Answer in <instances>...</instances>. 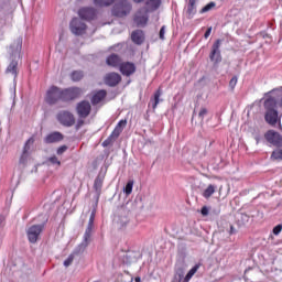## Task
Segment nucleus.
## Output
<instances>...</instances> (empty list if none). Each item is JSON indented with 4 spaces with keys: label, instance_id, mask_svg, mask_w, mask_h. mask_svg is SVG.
I'll use <instances>...</instances> for the list:
<instances>
[{
    "label": "nucleus",
    "instance_id": "obj_1",
    "mask_svg": "<svg viewBox=\"0 0 282 282\" xmlns=\"http://www.w3.org/2000/svg\"><path fill=\"white\" fill-rule=\"evenodd\" d=\"M95 219H96V212H91L87 228L83 237V241L76 247L74 254H82V252H85V250H87V247L89 246V243H91V235H94Z\"/></svg>",
    "mask_w": 282,
    "mask_h": 282
},
{
    "label": "nucleus",
    "instance_id": "obj_2",
    "mask_svg": "<svg viewBox=\"0 0 282 282\" xmlns=\"http://www.w3.org/2000/svg\"><path fill=\"white\" fill-rule=\"evenodd\" d=\"M264 120L270 124L271 127H274L276 122H279V110H276V99L274 98H268L264 101Z\"/></svg>",
    "mask_w": 282,
    "mask_h": 282
},
{
    "label": "nucleus",
    "instance_id": "obj_3",
    "mask_svg": "<svg viewBox=\"0 0 282 282\" xmlns=\"http://www.w3.org/2000/svg\"><path fill=\"white\" fill-rule=\"evenodd\" d=\"M124 127H127V120H120L111 134L102 142V147H111V144L120 138Z\"/></svg>",
    "mask_w": 282,
    "mask_h": 282
},
{
    "label": "nucleus",
    "instance_id": "obj_4",
    "mask_svg": "<svg viewBox=\"0 0 282 282\" xmlns=\"http://www.w3.org/2000/svg\"><path fill=\"white\" fill-rule=\"evenodd\" d=\"M131 10H132L131 2H129L128 0H123L113 6L112 14L113 17L122 18V17H127V14H130Z\"/></svg>",
    "mask_w": 282,
    "mask_h": 282
},
{
    "label": "nucleus",
    "instance_id": "obj_5",
    "mask_svg": "<svg viewBox=\"0 0 282 282\" xmlns=\"http://www.w3.org/2000/svg\"><path fill=\"white\" fill-rule=\"evenodd\" d=\"M69 30L75 36H83L87 32V24L78 18H74L69 23Z\"/></svg>",
    "mask_w": 282,
    "mask_h": 282
},
{
    "label": "nucleus",
    "instance_id": "obj_6",
    "mask_svg": "<svg viewBox=\"0 0 282 282\" xmlns=\"http://www.w3.org/2000/svg\"><path fill=\"white\" fill-rule=\"evenodd\" d=\"M82 94L83 90L78 87L62 89V101L69 102L72 100H76V98H80Z\"/></svg>",
    "mask_w": 282,
    "mask_h": 282
},
{
    "label": "nucleus",
    "instance_id": "obj_7",
    "mask_svg": "<svg viewBox=\"0 0 282 282\" xmlns=\"http://www.w3.org/2000/svg\"><path fill=\"white\" fill-rule=\"evenodd\" d=\"M45 228V224L41 225H32L26 230V237L30 241V243H36L39 241V237H41V232H43Z\"/></svg>",
    "mask_w": 282,
    "mask_h": 282
},
{
    "label": "nucleus",
    "instance_id": "obj_8",
    "mask_svg": "<svg viewBox=\"0 0 282 282\" xmlns=\"http://www.w3.org/2000/svg\"><path fill=\"white\" fill-rule=\"evenodd\" d=\"M45 100H46L47 105H56L58 100H63L62 89L56 86H52L46 91Z\"/></svg>",
    "mask_w": 282,
    "mask_h": 282
},
{
    "label": "nucleus",
    "instance_id": "obj_9",
    "mask_svg": "<svg viewBox=\"0 0 282 282\" xmlns=\"http://www.w3.org/2000/svg\"><path fill=\"white\" fill-rule=\"evenodd\" d=\"M57 120L59 123L63 124V127H74L76 123V119L74 118V113L62 110L57 113Z\"/></svg>",
    "mask_w": 282,
    "mask_h": 282
},
{
    "label": "nucleus",
    "instance_id": "obj_10",
    "mask_svg": "<svg viewBox=\"0 0 282 282\" xmlns=\"http://www.w3.org/2000/svg\"><path fill=\"white\" fill-rule=\"evenodd\" d=\"M264 138L269 144H272L273 147H278V149H281L282 147V135L281 133L274 131V130H269L265 132Z\"/></svg>",
    "mask_w": 282,
    "mask_h": 282
},
{
    "label": "nucleus",
    "instance_id": "obj_11",
    "mask_svg": "<svg viewBox=\"0 0 282 282\" xmlns=\"http://www.w3.org/2000/svg\"><path fill=\"white\" fill-rule=\"evenodd\" d=\"M134 23L138 28H144L149 23V9L141 8L134 15Z\"/></svg>",
    "mask_w": 282,
    "mask_h": 282
},
{
    "label": "nucleus",
    "instance_id": "obj_12",
    "mask_svg": "<svg viewBox=\"0 0 282 282\" xmlns=\"http://www.w3.org/2000/svg\"><path fill=\"white\" fill-rule=\"evenodd\" d=\"M76 112L79 118H87L91 113V104L87 100H83L77 104Z\"/></svg>",
    "mask_w": 282,
    "mask_h": 282
},
{
    "label": "nucleus",
    "instance_id": "obj_13",
    "mask_svg": "<svg viewBox=\"0 0 282 282\" xmlns=\"http://www.w3.org/2000/svg\"><path fill=\"white\" fill-rule=\"evenodd\" d=\"M23 47V37H18L9 47V54L12 58H19L21 56V50Z\"/></svg>",
    "mask_w": 282,
    "mask_h": 282
},
{
    "label": "nucleus",
    "instance_id": "obj_14",
    "mask_svg": "<svg viewBox=\"0 0 282 282\" xmlns=\"http://www.w3.org/2000/svg\"><path fill=\"white\" fill-rule=\"evenodd\" d=\"M78 15L80 19H84V21H91L96 19V10L91 7H84L78 10Z\"/></svg>",
    "mask_w": 282,
    "mask_h": 282
},
{
    "label": "nucleus",
    "instance_id": "obj_15",
    "mask_svg": "<svg viewBox=\"0 0 282 282\" xmlns=\"http://www.w3.org/2000/svg\"><path fill=\"white\" fill-rule=\"evenodd\" d=\"M120 80H122V77L118 73H109L105 77V84L108 87H116V85L120 84Z\"/></svg>",
    "mask_w": 282,
    "mask_h": 282
},
{
    "label": "nucleus",
    "instance_id": "obj_16",
    "mask_svg": "<svg viewBox=\"0 0 282 282\" xmlns=\"http://www.w3.org/2000/svg\"><path fill=\"white\" fill-rule=\"evenodd\" d=\"M119 69L123 76H131L132 74H135V64L131 62H124L121 63Z\"/></svg>",
    "mask_w": 282,
    "mask_h": 282
},
{
    "label": "nucleus",
    "instance_id": "obj_17",
    "mask_svg": "<svg viewBox=\"0 0 282 282\" xmlns=\"http://www.w3.org/2000/svg\"><path fill=\"white\" fill-rule=\"evenodd\" d=\"M122 261L126 265H131L138 261V253L135 251H127L122 254Z\"/></svg>",
    "mask_w": 282,
    "mask_h": 282
},
{
    "label": "nucleus",
    "instance_id": "obj_18",
    "mask_svg": "<svg viewBox=\"0 0 282 282\" xmlns=\"http://www.w3.org/2000/svg\"><path fill=\"white\" fill-rule=\"evenodd\" d=\"M62 140L63 133L61 132H52L44 138L45 144H54L56 142H61Z\"/></svg>",
    "mask_w": 282,
    "mask_h": 282
},
{
    "label": "nucleus",
    "instance_id": "obj_19",
    "mask_svg": "<svg viewBox=\"0 0 282 282\" xmlns=\"http://www.w3.org/2000/svg\"><path fill=\"white\" fill-rule=\"evenodd\" d=\"M106 63L110 67H120V65L122 64V58H120L118 54H111L107 57Z\"/></svg>",
    "mask_w": 282,
    "mask_h": 282
},
{
    "label": "nucleus",
    "instance_id": "obj_20",
    "mask_svg": "<svg viewBox=\"0 0 282 282\" xmlns=\"http://www.w3.org/2000/svg\"><path fill=\"white\" fill-rule=\"evenodd\" d=\"M131 40L137 45H142V43H144V32L142 30H137L132 32Z\"/></svg>",
    "mask_w": 282,
    "mask_h": 282
},
{
    "label": "nucleus",
    "instance_id": "obj_21",
    "mask_svg": "<svg viewBox=\"0 0 282 282\" xmlns=\"http://www.w3.org/2000/svg\"><path fill=\"white\" fill-rule=\"evenodd\" d=\"M31 144H34V138H30L25 144H24V148H23V152H22V155L20 158V162H25V160L28 159V153L30 151V145Z\"/></svg>",
    "mask_w": 282,
    "mask_h": 282
},
{
    "label": "nucleus",
    "instance_id": "obj_22",
    "mask_svg": "<svg viewBox=\"0 0 282 282\" xmlns=\"http://www.w3.org/2000/svg\"><path fill=\"white\" fill-rule=\"evenodd\" d=\"M219 45H221V40H217L214 50H213V58L216 63H221V53H219Z\"/></svg>",
    "mask_w": 282,
    "mask_h": 282
},
{
    "label": "nucleus",
    "instance_id": "obj_23",
    "mask_svg": "<svg viewBox=\"0 0 282 282\" xmlns=\"http://www.w3.org/2000/svg\"><path fill=\"white\" fill-rule=\"evenodd\" d=\"M236 221H237L238 226H246V224H248L250 221V216H248V214L237 213Z\"/></svg>",
    "mask_w": 282,
    "mask_h": 282
},
{
    "label": "nucleus",
    "instance_id": "obj_24",
    "mask_svg": "<svg viewBox=\"0 0 282 282\" xmlns=\"http://www.w3.org/2000/svg\"><path fill=\"white\" fill-rule=\"evenodd\" d=\"M145 6L150 12H155L162 6V0H147Z\"/></svg>",
    "mask_w": 282,
    "mask_h": 282
},
{
    "label": "nucleus",
    "instance_id": "obj_25",
    "mask_svg": "<svg viewBox=\"0 0 282 282\" xmlns=\"http://www.w3.org/2000/svg\"><path fill=\"white\" fill-rule=\"evenodd\" d=\"M107 97V91L106 90H99L97 91L93 97H91V102L94 105H98L101 100H105Z\"/></svg>",
    "mask_w": 282,
    "mask_h": 282
},
{
    "label": "nucleus",
    "instance_id": "obj_26",
    "mask_svg": "<svg viewBox=\"0 0 282 282\" xmlns=\"http://www.w3.org/2000/svg\"><path fill=\"white\" fill-rule=\"evenodd\" d=\"M19 66V62L17 61H11L9 66L6 69V74H12L14 76V80L17 79L18 73H17V67Z\"/></svg>",
    "mask_w": 282,
    "mask_h": 282
},
{
    "label": "nucleus",
    "instance_id": "obj_27",
    "mask_svg": "<svg viewBox=\"0 0 282 282\" xmlns=\"http://www.w3.org/2000/svg\"><path fill=\"white\" fill-rule=\"evenodd\" d=\"M195 3H197V0H189L188 7H187L188 19H193V17H195V13L197 12Z\"/></svg>",
    "mask_w": 282,
    "mask_h": 282
},
{
    "label": "nucleus",
    "instance_id": "obj_28",
    "mask_svg": "<svg viewBox=\"0 0 282 282\" xmlns=\"http://www.w3.org/2000/svg\"><path fill=\"white\" fill-rule=\"evenodd\" d=\"M184 274H185L184 269L183 268H177L175 270L173 282H184V279H185Z\"/></svg>",
    "mask_w": 282,
    "mask_h": 282
},
{
    "label": "nucleus",
    "instance_id": "obj_29",
    "mask_svg": "<svg viewBox=\"0 0 282 282\" xmlns=\"http://www.w3.org/2000/svg\"><path fill=\"white\" fill-rule=\"evenodd\" d=\"M116 0H94V6L96 8H108V6H111Z\"/></svg>",
    "mask_w": 282,
    "mask_h": 282
},
{
    "label": "nucleus",
    "instance_id": "obj_30",
    "mask_svg": "<svg viewBox=\"0 0 282 282\" xmlns=\"http://www.w3.org/2000/svg\"><path fill=\"white\" fill-rule=\"evenodd\" d=\"M197 270H199V264L194 265L188 273L185 275L183 282H188L191 281V279H193V276H195V274L197 273Z\"/></svg>",
    "mask_w": 282,
    "mask_h": 282
},
{
    "label": "nucleus",
    "instance_id": "obj_31",
    "mask_svg": "<svg viewBox=\"0 0 282 282\" xmlns=\"http://www.w3.org/2000/svg\"><path fill=\"white\" fill-rule=\"evenodd\" d=\"M160 96H162L161 89H159L154 93V98L151 100L152 109H158V105H160Z\"/></svg>",
    "mask_w": 282,
    "mask_h": 282
},
{
    "label": "nucleus",
    "instance_id": "obj_32",
    "mask_svg": "<svg viewBox=\"0 0 282 282\" xmlns=\"http://www.w3.org/2000/svg\"><path fill=\"white\" fill-rule=\"evenodd\" d=\"M94 188H95V192L97 193V195L99 197L100 193H102V178H100V176H98L95 180Z\"/></svg>",
    "mask_w": 282,
    "mask_h": 282
},
{
    "label": "nucleus",
    "instance_id": "obj_33",
    "mask_svg": "<svg viewBox=\"0 0 282 282\" xmlns=\"http://www.w3.org/2000/svg\"><path fill=\"white\" fill-rule=\"evenodd\" d=\"M85 75L83 74V70H74L72 74H70V78L74 83H78V80H83V77Z\"/></svg>",
    "mask_w": 282,
    "mask_h": 282
},
{
    "label": "nucleus",
    "instance_id": "obj_34",
    "mask_svg": "<svg viewBox=\"0 0 282 282\" xmlns=\"http://www.w3.org/2000/svg\"><path fill=\"white\" fill-rule=\"evenodd\" d=\"M212 196H213V184H209L208 187L204 189L203 197H206V199H208V197H212Z\"/></svg>",
    "mask_w": 282,
    "mask_h": 282
},
{
    "label": "nucleus",
    "instance_id": "obj_35",
    "mask_svg": "<svg viewBox=\"0 0 282 282\" xmlns=\"http://www.w3.org/2000/svg\"><path fill=\"white\" fill-rule=\"evenodd\" d=\"M126 195H131L133 193V181H129L124 187Z\"/></svg>",
    "mask_w": 282,
    "mask_h": 282
},
{
    "label": "nucleus",
    "instance_id": "obj_36",
    "mask_svg": "<svg viewBox=\"0 0 282 282\" xmlns=\"http://www.w3.org/2000/svg\"><path fill=\"white\" fill-rule=\"evenodd\" d=\"M271 158L272 160H282V149L274 150Z\"/></svg>",
    "mask_w": 282,
    "mask_h": 282
},
{
    "label": "nucleus",
    "instance_id": "obj_37",
    "mask_svg": "<svg viewBox=\"0 0 282 282\" xmlns=\"http://www.w3.org/2000/svg\"><path fill=\"white\" fill-rule=\"evenodd\" d=\"M72 263H74V253L68 256V258L64 261V267L69 268V265H72Z\"/></svg>",
    "mask_w": 282,
    "mask_h": 282
},
{
    "label": "nucleus",
    "instance_id": "obj_38",
    "mask_svg": "<svg viewBox=\"0 0 282 282\" xmlns=\"http://www.w3.org/2000/svg\"><path fill=\"white\" fill-rule=\"evenodd\" d=\"M237 82H238V78L237 76H234L230 82H229V87L230 89H235V87H237Z\"/></svg>",
    "mask_w": 282,
    "mask_h": 282
},
{
    "label": "nucleus",
    "instance_id": "obj_39",
    "mask_svg": "<svg viewBox=\"0 0 282 282\" xmlns=\"http://www.w3.org/2000/svg\"><path fill=\"white\" fill-rule=\"evenodd\" d=\"M209 10H213V2H209L207 6H205V7L200 10V14H204V13L208 12Z\"/></svg>",
    "mask_w": 282,
    "mask_h": 282
},
{
    "label": "nucleus",
    "instance_id": "obj_40",
    "mask_svg": "<svg viewBox=\"0 0 282 282\" xmlns=\"http://www.w3.org/2000/svg\"><path fill=\"white\" fill-rule=\"evenodd\" d=\"M48 162H51V164H57V166H61V161H58V158L56 156H51Z\"/></svg>",
    "mask_w": 282,
    "mask_h": 282
},
{
    "label": "nucleus",
    "instance_id": "obj_41",
    "mask_svg": "<svg viewBox=\"0 0 282 282\" xmlns=\"http://www.w3.org/2000/svg\"><path fill=\"white\" fill-rule=\"evenodd\" d=\"M164 34H166V26H162L159 33L161 41H164Z\"/></svg>",
    "mask_w": 282,
    "mask_h": 282
},
{
    "label": "nucleus",
    "instance_id": "obj_42",
    "mask_svg": "<svg viewBox=\"0 0 282 282\" xmlns=\"http://www.w3.org/2000/svg\"><path fill=\"white\" fill-rule=\"evenodd\" d=\"M208 113V110L206 108H202L198 117L200 118V120H204V117Z\"/></svg>",
    "mask_w": 282,
    "mask_h": 282
},
{
    "label": "nucleus",
    "instance_id": "obj_43",
    "mask_svg": "<svg viewBox=\"0 0 282 282\" xmlns=\"http://www.w3.org/2000/svg\"><path fill=\"white\" fill-rule=\"evenodd\" d=\"M65 151H67V147L66 145H62L57 149V155H63L65 153Z\"/></svg>",
    "mask_w": 282,
    "mask_h": 282
},
{
    "label": "nucleus",
    "instance_id": "obj_44",
    "mask_svg": "<svg viewBox=\"0 0 282 282\" xmlns=\"http://www.w3.org/2000/svg\"><path fill=\"white\" fill-rule=\"evenodd\" d=\"M282 230V225H278L273 228V235H280Z\"/></svg>",
    "mask_w": 282,
    "mask_h": 282
},
{
    "label": "nucleus",
    "instance_id": "obj_45",
    "mask_svg": "<svg viewBox=\"0 0 282 282\" xmlns=\"http://www.w3.org/2000/svg\"><path fill=\"white\" fill-rule=\"evenodd\" d=\"M208 213H209V209L206 206H204L200 209V214L203 215V217H208Z\"/></svg>",
    "mask_w": 282,
    "mask_h": 282
},
{
    "label": "nucleus",
    "instance_id": "obj_46",
    "mask_svg": "<svg viewBox=\"0 0 282 282\" xmlns=\"http://www.w3.org/2000/svg\"><path fill=\"white\" fill-rule=\"evenodd\" d=\"M129 223V218L123 217L121 220H119L120 226H127V224Z\"/></svg>",
    "mask_w": 282,
    "mask_h": 282
},
{
    "label": "nucleus",
    "instance_id": "obj_47",
    "mask_svg": "<svg viewBox=\"0 0 282 282\" xmlns=\"http://www.w3.org/2000/svg\"><path fill=\"white\" fill-rule=\"evenodd\" d=\"M212 32H213V28L209 26V28L207 29V31L205 32V34H204L205 39H208V36H210V33H212Z\"/></svg>",
    "mask_w": 282,
    "mask_h": 282
},
{
    "label": "nucleus",
    "instance_id": "obj_48",
    "mask_svg": "<svg viewBox=\"0 0 282 282\" xmlns=\"http://www.w3.org/2000/svg\"><path fill=\"white\" fill-rule=\"evenodd\" d=\"M85 124V121L83 119L77 120L76 129H80Z\"/></svg>",
    "mask_w": 282,
    "mask_h": 282
},
{
    "label": "nucleus",
    "instance_id": "obj_49",
    "mask_svg": "<svg viewBox=\"0 0 282 282\" xmlns=\"http://www.w3.org/2000/svg\"><path fill=\"white\" fill-rule=\"evenodd\" d=\"M229 235H237V229L232 225H230Z\"/></svg>",
    "mask_w": 282,
    "mask_h": 282
},
{
    "label": "nucleus",
    "instance_id": "obj_50",
    "mask_svg": "<svg viewBox=\"0 0 282 282\" xmlns=\"http://www.w3.org/2000/svg\"><path fill=\"white\" fill-rule=\"evenodd\" d=\"M134 1V3H142V1H144V0H133Z\"/></svg>",
    "mask_w": 282,
    "mask_h": 282
},
{
    "label": "nucleus",
    "instance_id": "obj_51",
    "mask_svg": "<svg viewBox=\"0 0 282 282\" xmlns=\"http://www.w3.org/2000/svg\"><path fill=\"white\" fill-rule=\"evenodd\" d=\"M209 58H210V61H213V51H210V53H209Z\"/></svg>",
    "mask_w": 282,
    "mask_h": 282
},
{
    "label": "nucleus",
    "instance_id": "obj_52",
    "mask_svg": "<svg viewBox=\"0 0 282 282\" xmlns=\"http://www.w3.org/2000/svg\"><path fill=\"white\" fill-rule=\"evenodd\" d=\"M134 281H135V282H140L141 279L138 276V278L134 279Z\"/></svg>",
    "mask_w": 282,
    "mask_h": 282
},
{
    "label": "nucleus",
    "instance_id": "obj_53",
    "mask_svg": "<svg viewBox=\"0 0 282 282\" xmlns=\"http://www.w3.org/2000/svg\"><path fill=\"white\" fill-rule=\"evenodd\" d=\"M220 228H224V223H220Z\"/></svg>",
    "mask_w": 282,
    "mask_h": 282
},
{
    "label": "nucleus",
    "instance_id": "obj_54",
    "mask_svg": "<svg viewBox=\"0 0 282 282\" xmlns=\"http://www.w3.org/2000/svg\"><path fill=\"white\" fill-rule=\"evenodd\" d=\"M213 193H215V187H213Z\"/></svg>",
    "mask_w": 282,
    "mask_h": 282
},
{
    "label": "nucleus",
    "instance_id": "obj_55",
    "mask_svg": "<svg viewBox=\"0 0 282 282\" xmlns=\"http://www.w3.org/2000/svg\"><path fill=\"white\" fill-rule=\"evenodd\" d=\"M213 8H215V3H213Z\"/></svg>",
    "mask_w": 282,
    "mask_h": 282
}]
</instances>
